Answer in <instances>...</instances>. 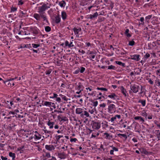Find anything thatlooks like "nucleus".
<instances>
[{"instance_id":"nucleus-1","label":"nucleus","mask_w":160,"mask_h":160,"mask_svg":"<svg viewBox=\"0 0 160 160\" xmlns=\"http://www.w3.org/2000/svg\"><path fill=\"white\" fill-rule=\"evenodd\" d=\"M104 13H98L97 12L93 13V14H90L88 16V18H90L91 19L94 20L98 16V15H103Z\"/></svg>"},{"instance_id":"nucleus-2","label":"nucleus","mask_w":160,"mask_h":160,"mask_svg":"<svg viewBox=\"0 0 160 160\" xmlns=\"http://www.w3.org/2000/svg\"><path fill=\"white\" fill-rule=\"evenodd\" d=\"M130 88L131 90L134 93H136L138 91L139 86L135 84H134L133 85H131L130 86Z\"/></svg>"},{"instance_id":"nucleus-3","label":"nucleus","mask_w":160,"mask_h":160,"mask_svg":"<svg viewBox=\"0 0 160 160\" xmlns=\"http://www.w3.org/2000/svg\"><path fill=\"white\" fill-rule=\"evenodd\" d=\"M116 108L115 105L113 104H110L108 107V112L110 113H112L113 112H114Z\"/></svg>"},{"instance_id":"nucleus-4","label":"nucleus","mask_w":160,"mask_h":160,"mask_svg":"<svg viewBox=\"0 0 160 160\" xmlns=\"http://www.w3.org/2000/svg\"><path fill=\"white\" fill-rule=\"evenodd\" d=\"M101 126V123L99 122H94L92 124V128L94 129H98Z\"/></svg>"},{"instance_id":"nucleus-5","label":"nucleus","mask_w":160,"mask_h":160,"mask_svg":"<svg viewBox=\"0 0 160 160\" xmlns=\"http://www.w3.org/2000/svg\"><path fill=\"white\" fill-rule=\"evenodd\" d=\"M131 58H131L132 60H134L136 61H139L140 59L139 58L140 55H134L130 56Z\"/></svg>"},{"instance_id":"nucleus-6","label":"nucleus","mask_w":160,"mask_h":160,"mask_svg":"<svg viewBox=\"0 0 160 160\" xmlns=\"http://www.w3.org/2000/svg\"><path fill=\"white\" fill-rule=\"evenodd\" d=\"M35 133L36 134L34 135V139L36 140L40 139L41 138V135L39 134L37 131H35Z\"/></svg>"},{"instance_id":"nucleus-7","label":"nucleus","mask_w":160,"mask_h":160,"mask_svg":"<svg viewBox=\"0 0 160 160\" xmlns=\"http://www.w3.org/2000/svg\"><path fill=\"white\" fill-rule=\"evenodd\" d=\"M45 148L49 151H52L55 149V148L52 145H47L45 146Z\"/></svg>"},{"instance_id":"nucleus-8","label":"nucleus","mask_w":160,"mask_h":160,"mask_svg":"<svg viewBox=\"0 0 160 160\" xmlns=\"http://www.w3.org/2000/svg\"><path fill=\"white\" fill-rule=\"evenodd\" d=\"M58 157L61 159H64L66 157V155L63 152L58 153Z\"/></svg>"},{"instance_id":"nucleus-9","label":"nucleus","mask_w":160,"mask_h":160,"mask_svg":"<svg viewBox=\"0 0 160 160\" xmlns=\"http://www.w3.org/2000/svg\"><path fill=\"white\" fill-rule=\"evenodd\" d=\"M84 116H85L87 117H89V113L86 111H83V112L80 115V116L81 117H83Z\"/></svg>"},{"instance_id":"nucleus-10","label":"nucleus","mask_w":160,"mask_h":160,"mask_svg":"<svg viewBox=\"0 0 160 160\" xmlns=\"http://www.w3.org/2000/svg\"><path fill=\"white\" fill-rule=\"evenodd\" d=\"M54 123V122H51L50 120H49L47 124L49 127V128L52 129L53 128Z\"/></svg>"},{"instance_id":"nucleus-11","label":"nucleus","mask_w":160,"mask_h":160,"mask_svg":"<svg viewBox=\"0 0 160 160\" xmlns=\"http://www.w3.org/2000/svg\"><path fill=\"white\" fill-rule=\"evenodd\" d=\"M50 8V7L48 5L43 4L41 7V8L40 10H46Z\"/></svg>"},{"instance_id":"nucleus-12","label":"nucleus","mask_w":160,"mask_h":160,"mask_svg":"<svg viewBox=\"0 0 160 160\" xmlns=\"http://www.w3.org/2000/svg\"><path fill=\"white\" fill-rule=\"evenodd\" d=\"M107 96L109 98L113 99H116V98L117 97V96L114 93H112L110 95Z\"/></svg>"},{"instance_id":"nucleus-13","label":"nucleus","mask_w":160,"mask_h":160,"mask_svg":"<svg viewBox=\"0 0 160 160\" xmlns=\"http://www.w3.org/2000/svg\"><path fill=\"white\" fill-rule=\"evenodd\" d=\"M73 30L75 34H78L79 32L81 30V28H73Z\"/></svg>"},{"instance_id":"nucleus-14","label":"nucleus","mask_w":160,"mask_h":160,"mask_svg":"<svg viewBox=\"0 0 160 160\" xmlns=\"http://www.w3.org/2000/svg\"><path fill=\"white\" fill-rule=\"evenodd\" d=\"M134 119L135 120H139L140 121L142 122V123L144 122L145 121L144 119L141 116H137L135 117H134Z\"/></svg>"},{"instance_id":"nucleus-15","label":"nucleus","mask_w":160,"mask_h":160,"mask_svg":"<svg viewBox=\"0 0 160 160\" xmlns=\"http://www.w3.org/2000/svg\"><path fill=\"white\" fill-rule=\"evenodd\" d=\"M83 112V109L81 108H77L76 110V113L78 114H82Z\"/></svg>"},{"instance_id":"nucleus-16","label":"nucleus","mask_w":160,"mask_h":160,"mask_svg":"<svg viewBox=\"0 0 160 160\" xmlns=\"http://www.w3.org/2000/svg\"><path fill=\"white\" fill-rule=\"evenodd\" d=\"M52 103V104H54V103H52V102H47V101H45L44 103L42 105H43L48 106L49 107H50L51 106V104Z\"/></svg>"},{"instance_id":"nucleus-17","label":"nucleus","mask_w":160,"mask_h":160,"mask_svg":"<svg viewBox=\"0 0 160 160\" xmlns=\"http://www.w3.org/2000/svg\"><path fill=\"white\" fill-rule=\"evenodd\" d=\"M121 91L122 92L123 94L125 96H127L126 94V90L124 88L123 86H122L121 87Z\"/></svg>"},{"instance_id":"nucleus-18","label":"nucleus","mask_w":160,"mask_h":160,"mask_svg":"<svg viewBox=\"0 0 160 160\" xmlns=\"http://www.w3.org/2000/svg\"><path fill=\"white\" fill-rule=\"evenodd\" d=\"M62 17L63 20H65L66 18L67 15L65 12L63 11L62 12Z\"/></svg>"},{"instance_id":"nucleus-19","label":"nucleus","mask_w":160,"mask_h":160,"mask_svg":"<svg viewBox=\"0 0 160 160\" xmlns=\"http://www.w3.org/2000/svg\"><path fill=\"white\" fill-rule=\"evenodd\" d=\"M31 48V44H26V45H21V48Z\"/></svg>"},{"instance_id":"nucleus-20","label":"nucleus","mask_w":160,"mask_h":160,"mask_svg":"<svg viewBox=\"0 0 160 160\" xmlns=\"http://www.w3.org/2000/svg\"><path fill=\"white\" fill-rule=\"evenodd\" d=\"M104 135H106L105 138L106 139H111L112 138V136H110L108 133H104Z\"/></svg>"},{"instance_id":"nucleus-21","label":"nucleus","mask_w":160,"mask_h":160,"mask_svg":"<svg viewBox=\"0 0 160 160\" xmlns=\"http://www.w3.org/2000/svg\"><path fill=\"white\" fill-rule=\"evenodd\" d=\"M61 20L59 16H57L55 18V22L58 23L60 22Z\"/></svg>"},{"instance_id":"nucleus-22","label":"nucleus","mask_w":160,"mask_h":160,"mask_svg":"<svg viewBox=\"0 0 160 160\" xmlns=\"http://www.w3.org/2000/svg\"><path fill=\"white\" fill-rule=\"evenodd\" d=\"M34 18L37 20H39L40 19V16L39 14H34Z\"/></svg>"},{"instance_id":"nucleus-23","label":"nucleus","mask_w":160,"mask_h":160,"mask_svg":"<svg viewBox=\"0 0 160 160\" xmlns=\"http://www.w3.org/2000/svg\"><path fill=\"white\" fill-rule=\"evenodd\" d=\"M118 136H119L120 138H121V136L125 138V139H126L127 138V137L126 134H118Z\"/></svg>"},{"instance_id":"nucleus-24","label":"nucleus","mask_w":160,"mask_h":160,"mask_svg":"<svg viewBox=\"0 0 160 160\" xmlns=\"http://www.w3.org/2000/svg\"><path fill=\"white\" fill-rule=\"evenodd\" d=\"M116 63L117 64H118V65H121V66H122L123 67H125V64L124 63H122L121 62L116 61Z\"/></svg>"},{"instance_id":"nucleus-25","label":"nucleus","mask_w":160,"mask_h":160,"mask_svg":"<svg viewBox=\"0 0 160 160\" xmlns=\"http://www.w3.org/2000/svg\"><path fill=\"white\" fill-rule=\"evenodd\" d=\"M9 156L10 157H12V159L14 160L15 158V154L14 153H13L12 152H10L9 153Z\"/></svg>"},{"instance_id":"nucleus-26","label":"nucleus","mask_w":160,"mask_h":160,"mask_svg":"<svg viewBox=\"0 0 160 160\" xmlns=\"http://www.w3.org/2000/svg\"><path fill=\"white\" fill-rule=\"evenodd\" d=\"M138 102H140L143 106H145L146 105V101L145 100H140Z\"/></svg>"},{"instance_id":"nucleus-27","label":"nucleus","mask_w":160,"mask_h":160,"mask_svg":"<svg viewBox=\"0 0 160 160\" xmlns=\"http://www.w3.org/2000/svg\"><path fill=\"white\" fill-rule=\"evenodd\" d=\"M14 78H12L10 80H8V81H5V82H4V83L6 84V85H8L9 86H11V83H10V82H9V81L10 80H14Z\"/></svg>"},{"instance_id":"nucleus-28","label":"nucleus","mask_w":160,"mask_h":160,"mask_svg":"<svg viewBox=\"0 0 160 160\" xmlns=\"http://www.w3.org/2000/svg\"><path fill=\"white\" fill-rule=\"evenodd\" d=\"M65 2L63 1L59 2V5L62 7H64V6H65Z\"/></svg>"},{"instance_id":"nucleus-29","label":"nucleus","mask_w":160,"mask_h":160,"mask_svg":"<svg viewBox=\"0 0 160 160\" xmlns=\"http://www.w3.org/2000/svg\"><path fill=\"white\" fill-rule=\"evenodd\" d=\"M89 54L90 55L89 56L90 58H94L95 57V55L94 53H93L92 52H89Z\"/></svg>"},{"instance_id":"nucleus-30","label":"nucleus","mask_w":160,"mask_h":160,"mask_svg":"<svg viewBox=\"0 0 160 160\" xmlns=\"http://www.w3.org/2000/svg\"><path fill=\"white\" fill-rule=\"evenodd\" d=\"M157 132L156 133V135L158 138V140H159V138L160 137V132L159 130H156Z\"/></svg>"},{"instance_id":"nucleus-31","label":"nucleus","mask_w":160,"mask_h":160,"mask_svg":"<svg viewBox=\"0 0 160 160\" xmlns=\"http://www.w3.org/2000/svg\"><path fill=\"white\" fill-rule=\"evenodd\" d=\"M32 33L35 34H37L39 33V30L38 29H33L32 30Z\"/></svg>"},{"instance_id":"nucleus-32","label":"nucleus","mask_w":160,"mask_h":160,"mask_svg":"<svg viewBox=\"0 0 160 160\" xmlns=\"http://www.w3.org/2000/svg\"><path fill=\"white\" fill-rule=\"evenodd\" d=\"M60 96H61L62 98L64 100L66 101H68V99L65 96L61 94L60 95Z\"/></svg>"},{"instance_id":"nucleus-33","label":"nucleus","mask_w":160,"mask_h":160,"mask_svg":"<svg viewBox=\"0 0 160 160\" xmlns=\"http://www.w3.org/2000/svg\"><path fill=\"white\" fill-rule=\"evenodd\" d=\"M39 14L40 17H41L42 18L44 15V11H39Z\"/></svg>"},{"instance_id":"nucleus-34","label":"nucleus","mask_w":160,"mask_h":160,"mask_svg":"<svg viewBox=\"0 0 160 160\" xmlns=\"http://www.w3.org/2000/svg\"><path fill=\"white\" fill-rule=\"evenodd\" d=\"M141 153H143L144 154H147L148 153V152L146 151L145 149H142L141 150Z\"/></svg>"},{"instance_id":"nucleus-35","label":"nucleus","mask_w":160,"mask_h":160,"mask_svg":"<svg viewBox=\"0 0 160 160\" xmlns=\"http://www.w3.org/2000/svg\"><path fill=\"white\" fill-rule=\"evenodd\" d=\"M68 122V119L66 117H64L62 118V119L60 121Z\"/></svg>"},{"instance_id":"nucleus-36","label":"nucleus","mask_w":160,"mask_h":160,"mask_svg":"<svg viewBox=\"0 0 160 160\" xmlns=\"http://www.w3.org/2000/svg\"><path fill=\"white\" fill-rule=\"evenodd\" d=\"M51 30V28L49 26H46L45 27V30L47 32H49Z\"/></svg>"},{"instance_id":"nucleus-37","label":"nucleus","mask_w":160,"mask_h":160,"mask_svg":"<svg viewBox=\"0 0 160 160\" xmlns=\"http://www.w3.org/2000/svg\"><path fill=\"white\" fill-rule=\"evenodd\" d=\"M134 44H135V42L133 40H132L131 41H129V43H128V45H129L131 46H132L134 45Z\"/></svg>"},{"instance_id":"nucleus-38","label":"nucleus","mask_w":160,"mask_h":160,"mask_svg":"<svg viewBox=\"0 0 160 160\" xmlns=\"http://www.w3.org/2000/svg\"><path fill=\"white\" fill-rule=\"evenodd\" d=\"M97 89L98 90H103L105 91H108V89L107 88H100L98 87L97 88Z\"/></svg>"},{"instance_id":"nucleus-39","label":"nucleus","mask_w":160,"mask_h":160,"mask_svg":"<svg viewBox=\"0 0 160 160\" xmlns=\"http://www.w3.org/2000/svg\"><path fill=\"white\" fill-rule=\"evenodd\" d=\"M52 71V70L51 69H50L48 70H47L45 72V73L47 75H49L51 73Z\"/></svg>"},{"instance_id":"nucleus-40","label":"nucleus","mask_w":160,"mask_h":160,"mask_svg":"<svg viewBox=\"0 0 160 160\" xmlns=\"http://www.w3.org/2000/svg\"><path fill=\"white\" fill-rule=\"evenodd\" d=\"M32 46L34 48H37L40 45L39 44H32Z\"/></svg>"},{"instance_id":"nucleus-41","label":"nucleus","mask_w":160,"mask_h":160,"mask_svg":"<svg viewBox=\"0 0 160 160\" xmlns=\"http://www.w3.org/2000/svg\"><path fill=\"white\" fill-rule=\"evenodd\" d=\"M150 56V54L148 53H147L146 54L144 55V58L145 59H147Z\"/></svg>"},{"instance_id":"nucleus-42","label":"nucleus","mask_w":160,"mask_h":160,"mask_svg":"<svg viewBox=\"0 0 160 160\" xmlns=\"http://www.w3.org/2000/svg\"><path fill=\"white\" fill-rule=\"evenodd\" d=\"M85 68L83 67H81L80 70V72L81 73H82L85 70Z\"/></svg>"},{"instance_id":"nucleus-43","label":"nucleus","mask_w":160,"mask_h":160,"mask_svg":"<svg viewBox=\"0 0 160 160\" xmlns=\"http://www.w3.org/2000/svg\"><path fill=\"white\" fill-rule=\"evenodd\" d=\"M115 67L112 65H111L110 66H109L108 67V69H115Z\"/></svg>"},{"instance_id":"nucleus-44","label":"nucleus","mask_w":160,"mask_h":160,"mask_svg":"<svg viewBox=\"0 0 160 160\" xmlns=\"http://www.w3.org/2000/svg\"><path fill=\"white\" fill-rule=\"evenodd\" d=\"M82 87V85L80 83H79L78 86V87L77 89L78 90H80V88H81V87Z\"/></svg>"},{"instance_id":"nucleus-45","label":"nucleus","mask_w":160,"mask_h":160,"mask_svg":"<svg viewBox=\"0 0 160 160\" xmlns=\"http://www.w3.org/2000/svg\"><path fill=\"white\" fill-rule=\"evenodd\" d=\"M45 157L47 158H50L51 156L50 153H46L45 155Z\"/></svg>"},{"instance_id":"nucleus-46","label":"nucleus","mask_w":160,"mask_h":160,"mask_svg":"<svg viewBox=\"0 0 160 160\" xmlns=\"http://www.w3.org/2000/svg\"><path fill=\"white\" fill-rule=\"evenodd\" d=\"M95 109L89 110V112L91 114H93L95 111Z\"/></svg>"},{"instance_id":"nucleus-47","label":"nucleus","mask_w":160,"mask_h":160,"mask_svg":"<svg viewBox=\"0 0 160 160\" xmlns=\"http://www.w3.org/2000/svg\"><path fill=\"white\" fill-rule=\"evenodd\" d=\"M15 117L16 118H17V116L16 115L14 116H10V117H5V118H7V119H11L12 118V117Z\"/></svg>"},{"instance_id":"nucleus-48","label":"nucleus","mask_w":160,"mask_h":160,"mask_svg":"<svg viewBox=\"0 0 160 160\" xmlns=\"http://www.w3.org/2000/svg\"><path fill=\"white\" fill-rule=\"evenodd\" d=\"M155 123L156 125L160 129V124L159 123L156 121L155 122Z\"/></svg>"},{"instance_id":"nucleus-49","label":"nucleus","mask_w":160,"mask_h":160,"mask_svg":"<svg viewBox=\"0 0 160 160\" xmlns=\"http://www.w3.org/2000/svg\"><path fill=\"white\" fill-rule=\"evenodd\" d=\"M152 17V15H150L147 16L146 17V20H149Z\"/></svg>"},{"instance_id":"nucleus-50","label":"nucleus","mask_w":160,"mask_h":160,"mask_svg":"<svg viewBox=\"0 0 160 160\" xmlns=\"http://www.w3.org/2000/svg\"><path fill=\"white\" fill-rule=\"evenodd\" d=\"M77 140L76 138H72L70 139V141L71 142H75Z\"/></svg>"},{"instance_id":"nucleus-51","label":"nucleus","mask_w":160,"mask_h":160,"mask_svg":"<svg viewBox=\"0 0 160 160\" xmlns=\"http://www.w3.org/2000/svg\"><path fill=\"white\" fill-rule=\"evenodd\" d=\"M62 136L58 135L56 137V139L57 141H58L61 137H62Z\"/></svg>"},{"instance_id":"nucleus-52","label":"nucleus","mask_w":160,"mask_h":160,"mask_svg":"<svg viewBox=\"0 0 160 160\" xmlns=\"http://www.w3.org/2000/svg\"><path fill=\"white\" fill-rule=\"evenodd\" d=\"M43 131L45 133H50L51 132V131H48L46 129H44Z\"/></svg>"},{"instance_id":"nucleus-53","label":"nucleus","mask_w":160,"mask_h":160,"mask_svg":"<svg viewBox=\"0 0 160 160\" xmlns=\"http://www.w3.org/2000/svg\"><path fill=\"white\" fill-rule=\"evenodd\" d=\"M98 102L97 101H95L93 103V105L95 107H96L97 106Z\"/></svg>"},{"instance_id":"nucleus-54","label":"nucleus","mask_w":160,"mask_h":160,"mask_svg":"<svg viewBox=\"0 0 160 160\" xmlns=\"http://www.w3.org/2000/svg\"><path fill=\"white\" fill-rule=\"evenodd\" d=\"M106 104L104 103H103L102 104H101L100 105V107H103V108H105V107H106Z\"/></svg>"},{"instance_id":"nucleus-55","label":"nucleus","mask_w":160,"mask_h":160,"mask_svg":"<svg viewBox=\"0 0 160 160\" xmlns=\"http://www.w3.org/2000/svg\"><path fill=\"white\" fill-rule=\"evenodd\" d=\"M22 0H20L18 1V5H22L23 4V2L22 1Z\"/></svg>"},{"instance_id":"nucleus-56","label":"nucleus","mask_w":160,"mask_h":160,"mask_svg":"<svg viewBox=\"0 0 160 160\" xmlns=\"http://www.w3.org/2000/svg\"><path fill=\"white\" fill-rule=\"evenodd\" d=\"M74 45L72 44V42H71L69 44L68 47L70 48L71 47H73Z\"/></svg>"},{"instance_id":"nucleus-57","label":"nucleus","mask_w":160,"mask_h":160,"mask_svg":"<svg viewBox=\"0 0 160 160\" xmlns=\"http://www.w3.org/2000/svg\"><path fill=\"white\" fill-rule=\"evenodd\" d=\"M94 94V92H89L88 93L89 95L92 96Z\"/></svg>"},{"instance_id":"nucleus-58","label":"nucleus","mask_w":160,"mask_h":160,"mask_svg":"<svg viewBox=\"0 0 160 160\" xmlns=\"http://www.w3.org/2000/svg\"><path fill=\"white\" fill-rule=\"evenodd\" d=\"M116 119V117H115V116H114V117L111 118V121L112 122H113Z\"/></svg>"},{"instance_id":"nucleus-59","label":"nucleus","mask_w":160,"mask_h":160,"mask_svg":"<svg viewBox=\"0 0 160 160\" xmlns=\"http://www.w3.org/2000/svg\"><path fill=\"white\" fill-rule=\"evenodd\" d=\"M69 44V42L68 41H66V42H65V45L66 46H68V47Z\"/></svg>"},{"instance_id":"nucleus-60","label":"nucleus","mask_w":160,"mask_h":160,"mask_svg":"<svg viewBox=\"0 0 160 160\" xmlns=\"http://www.w3.org/2000/svg\"><path fill=\"white\" fill-rule=\"evenodd\" d=\"M148 82L151 84H153V82L150 79L148 80Z\"/></svg>"},{"instance_id":"nucleus-61","label":"nucleus","mask_w":160,"mask_h":160,"mask_svg":"<svg viewBox=\"0 0 160 160\" xmlns=\"http://www.w3.org/2000/svg\"><path fill=\"white\" fill-rule=\"evenodd\" d=\"M56 100L57 101L60 102L61 101V98H60L57 97Z\"/></svg>"},{"instance_id":"nucleus-62","label":"nucleus","mask_w":160,"mask_h":160,"mask_svg":"<svg viewBox=\"0 0 160 160\" xmlns=\"http://www.w3.org/2000/svg\"><path fill=\"white\" fill-rule=\"evenodd\" d=\"M80 68H78V70L75 71L74 73L76 74L78 73L79 72H80Z\"/></svg>"},{"instance_id":"nucleus-63","label":"nucleus","mask_w":160,"mask_h":160,"mask_svg":"<svg viewBox=\"0 0 160 160\" xmlns=\"http://www.w3.org/2000/svg\"><path fill=\"white\" fill-rule=\"evenodd\" d=\"M79 52H81L82 54H84L85 53V52L82 50H79Z\"/></svg>"},{"instance_id":"nucleus-64","label":"nucleus","mask_w":160,"mask_h":160,"mask_svg":"<svg viewBox=\"0 0 160 160\" xmlns=\"http://www.w3.org/2000/svg\"><path fill=\"white\" fill-rule=\"evenodd\" d=\"M1 158L2 159V160H7V158L6 157H4L3 156H2L1 157Z\"/></svg>"}]
</instances>
